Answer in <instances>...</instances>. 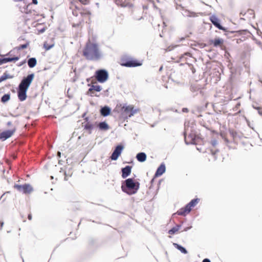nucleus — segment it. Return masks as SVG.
<instances>
[{"label":"nucleus","instance_id":"12","mask_svg":"<svg viewBox=\"0 0 262 262\" xmlns=\"http://www.w3.org/2000/svg\"><path fill=\"white\" fill-rule=\"evenodd\" d=\"M96 82L93 81H92L91 82L92 84H94ZM89 85L91 86V88L88 90V92H86V94L91 97L96 96V95L95 94V92H100L102 90L101 87L99 85L89 84Z\"/></svg>","mask_w":262,"mask_h":262},{"label":"nucleus","instance_id":"33","mask_svg":"<svg viewBox=\"0 0 262 262\" xmlns=\"http://www.w3.org/2000/svg\"><path fill=\"white\" fill-rule=\"evenodd\" d=\"M4 225V222L2 221H0V229H2Z\"/></svg>","mask_w":262,"mask_h":262},{"label":"nucleus","instance_id":"27","mask_svg":"<svg viewBox=\"0 0 262 262\" xmlns=\"http://www.w3.org/2000/svg\"><path fill=\"white\" fill-rule=\"evenodd\" d=\"M174 246L175 247H176L178 249H179L181 252L184 254H186L187 253V250L181 246L177 244H174Z\"/></svg>","mask_w":262,"mask_h":262},{"label":"nucleus","instance_id":"17","mask_svg":"<svg viewBox=\"0 0 262 262\" xmlns=\"http://www.w3.org/2000/svg\"><path fill=\"white\" fill-rule=\"evenodd\" d=\"M132 167L131 166H128V165L122 168L121 176L123 179L126 178V177H127L128 176H129L130 174L131 171H132Z\"/></svg>","mask_w":262,"mask_h":262},{"label":"nucleus","instance_id":"35","mask_svg":"<svg viewBox=\"0 0 262 262\" xmlns=\"http://www.w3.org/2000/svg\"><path fill=\"white\" fill-rule=\"evenodd\" d=\"M45 28H43V29H41L40 30L38 31V33H42L45 31Z\"/></svg>","mask_w":262,"mask_h":262},{"label":"nucleus","instance_id":"40","mask_svg":"<svg viewBox=\"0 0 262 262\" xmlns=\"http://www.w3.org/2000/svg\"><path fill=\"white\" fill-rule=\"evenodd\" d=\"M3 80H5L6 79V77H4V76L2 77L1 78Z\"/></svg>","mask_w":262,"mask_h":262},{"label":"nucleus","instance_id":"18","mask_svg":"<svg viewBox=\"0 0 262 262\" xmlns=\"http://www.w3.org/2000/svg\"><path fill=\"white\" fill-rule=\"evenodd\" d=\"M19 59V57L18 56L13 57H8V58H4L2 59H0V65L7 63L8 62H11L13 61L15 62L17 60H18Z\"/></svg>","mask_w":262,"mask_h":262},{"label":"nucleus","instance_id":"29","mask_svg":"<svg viewBox=\"0 0 262 262\" xmlns=\"http://www.w3.org/2000/svg\"><path fill=\"white\" fill-rule=\"evenodd\" d=\"M29 43L27 42L25 44L19 45V46L16 47V49L17 50H21L27 48L29 46Z\"/></svg>","mask_w":262,"mask_h":262},{"label":"nucleus","instance_id":"34","mask_svg":"<svg viewBox=\"0 0 262 262\" xmlns=\"http://www.w3.org/2000/svg\"><path fill=\"white\" fill-rule=\"evenodd\" d=\"M203 262H211L210 260L208 258H205L203 260Z\"/></svg>","mask_w":262,"mask_h":262},{"label":"nucleus","instance_id":"36","mask_svg":"<svg viewBox=\"0 0 262 262\" xmlns=\"http://www.w3.org/2000/svg\"><path fill=\"white\" fill-rule=\"evenodd\" d=\"M7 125L8 126H11L12 125V123L11 122L9 121V122H7Z\"/></svg>","mask_w":262,"mask_h":262},{"label":"nucleus","instance_id":"22","mask_svg":"<svg viewBox=\"0 0 262 262\" xmlns=\"http://www.w3.org/2000/svg\"><path fill=\"white\" fill-rule=\"evenodd\" d=\"M110 108L107 106L102 107L100 110V113L103 116H108L110 114Z\"/></svg>","mask_w":262,"mask_h":262},{"label":"nucleus","instance_id":"38","mask_svg":"<svg viewBox=\"0 0 262 262\" xmlns=\"http://www.w3.org/2000/svg\"><path fill=\"white\" fill-rule=\"evenodd\" d=\"M28 218L29 220H32V215L31 214H29L28 216Z\"/></svg>","mask_w":262,"mask_h":262},{"label":"nucleus","instance_id":"14","mask_svg":"<svg viewBox=\"0 0 262 262\" xmlns=\"http://www.w3.org/2000/svg\"><path fill=\"white\" fill-rule=\"evenodd\" d=\"M123 148V146L121 145H118L112 154L111 157V159L113 160H116L121 155Z\"/></svg>","mask_w":262,"mask_h":262},{"label":"nucleus","instance_id":"32","mask_svg":"<svg viewBox=\"0 0 262 262\" xmlns=\"http://www.w3.org/2000/svg\"><path fill=\"white\" fill-rule=\"evenodd\" d=\"M258 113L262 116V108L260 107L257 108Z\"/></svg>","mask_w":262,"mask_h":262},{"label":"nucleus","instance_id":"31","mask_svg":"<svg viewBox=\"0 0 262 262\" xmlns=\"http://www.w3.org/2000/svg\"><path fill=\"white\" fill-rule=\"evenodd\" d=\"M79 1L83 5H88L90 3V0H79Z\"/></svg>","mask_w":262,"mask_h":262},{"label":"nucleus","instance_id":"28","mask_svg":"<svg viewBox=\"0 0 262 262\" xmlns=\"http://www.w3.org/2000/svg\"><path fill=\"white\" fill-rule=\"evenodd\" d=\"M10 99V95L7 94H5L1 98V101L3 103H5Z\"/></svg>","mask_w":262,"mask_h":262},{"label":"nucleus","instance_id":"26","mask_svg":"<svg viewBox=\"0 0 262 262\" xmlns=\"http://www.w3.org/2000/svg\"><path fill=\"white\" fill-rule=\"evenodd\" d=\"M180 226L177 225L175 227H173L172 229L169 230L168 231V233L170 235H173V234H175L176 232H177L179 231V230L180 229Z\"/></svg>","mask_w":262,"mask_h":262},{"label":"nucleus","instance_id":"11","mask_svg":"<svg viewBox=\"0 0 262 262\" xmlns=\"http://www.w3.org/2000/svg\"><path fill=\"white\" fill-rule=\"evenodd\" d=\"M16 127L13 126L11 129L5 130L0 133V140L5 141L10 138L16 132Z\"/></svg>","mask_w":262,"mask_h":262},{"label":"nucleus","instance_id":"5","mask_svg":"<svg viewBox=\"0 0 262 262\" xmlns=\"http://www.w3.org/2000/svg\"><path fill=\"white\" fill-rule=\"evenodd\" d=\"M119 63L123 67L133 68L141 66L142 62L131 56L124 55L121 57Z\"/></svg>","mask_w":262,"mask_h":262},{"label":"nucleus","instance_id":"19","mask_svg":"<svg viewBox=\"0 0 262 262\" xmlns=\"http://www.w3.org/2000/svg\"><path fill=\"white\" fill-rule=\"evenodd\" d=\"M82 124L84 129L88 130L89 134L92 133V130L93 128V125L92 124L90 123L86 120L83 122Z\"/></svg>","mask_w":262,"mask_h":262},{"label":"nucleus","instance_id":"30","mask_svg":"<svg viewBox=\"0 0 262 262\" xmlns=\"http://www.w3.org/2000/svg\"><path fill=\"white\" fill-rule=\"evenodd\" d=\"M43 46L46 50H48L53 47V45H49L47 42H45Z\"/></svg>","mask_w":262,"mask_h":262},{"label":"nucleus","instance_id":"16","mask_svg":"<svg viewBox=\"0 0 262 262\" xmlns=\"http://www.w3.org/2000/svg\"><path fill=\"white\" fill-rule=\"evenodd\" d=\"M210 20L211 22L214 25V26H215L216 28L220 30H224V28L220 25V20L215 15H212L210 17Z\"/></svg>","mask_w":262,"mask_h":262},{"label":"nucleus","instance_id":"13","mask_svg":"<svg viewBox=\"0 0 262 262\" xmlns=\"http://www.w3.org/2000/svg\"><path fill=\"white\" fill-rule=\"evenodd\" d=\"M224 39L220 38H215L209 41L210 45H212L215 47H219L222 49H223L224 47Z\"/></svg>","mask_w":262,"mask_h":262},{"label":"nucleus","instance_id":"23","mask_svg":"<svg viewBox=\"0 0 262 262\" xmlns=\"http://www.w3.org/2000/svg\"><path fill=\"white\" fill-rule=\"evenodd\" d=\"M192 54L189 52H186L184 54H182L180 57V59L181 61H185L186 63H187V58L188 57H191Z\"/></svg>","mask_w":262,"mask_h":262},{"label":"nucleus","instance_id":"6","mask_svg":"<svg viewBox=\"0 0 262 262\" xmlns=\"http://www.w3.org/2000/svg\"><path fill=\"white\" fill-rule=\"evenodd\" d=\"M199 201V199H194L192 200L184 207H183L178 210L177 213L179 215L185 216L191 211L192 208L195 207Z\"/></svg>","mask_w":262,"mask_h":262},{"label":"nucleus","instance_id":"2","mask_svg":"<svg viewBox=\"0 0 262 262\" xmlns=\"http://www.w3.org/2000/svg\"><path fill=\"white\" fill-rule=\"evenodd\" d=\"M70 8L72 10V13L74 15L77 16L79 13L80 14V17L79 19L74 21L72 24L73 27H81L83 25L85 20L87 22V20H90L91 12L88 9L84 8L80 10L74 2H70Z\"/></svg>","mask_w":262,"mask_h":262},{"label":"nucleus","instance_id":"41","mask_svg":"<svg viewBox=\"0 0 262 262\" xmlns=\"http://www.w3.org/2000/svg\"><path fill=\"white\" fill-rule=\"evenodd\" d=\"M154 179H152L151 181V183L152 184L154 182Z\"/></svg>","mask_w":262,"mask_h":262},{"label":"nucleus","instance_id":"1","mask_svg":"<svg viewBox=\"0 0 262 262\" xmlns=\"http://www.w3.org/2000/svg\"><path fill=\"white\" fill-rule=\"evenodd\" d=\"M82 56L88 60L96 61L101 57L99 45L90 40L85 43L82 50Z\"/></svg>","mask_w":262,"mask_h":262},{"label":"nucleus","instance_id":"4","mask_svg":"<svg viewBox=\"0 0 262 262\" xmlns=\"http://www.w3.org/2000/svg\"><path fill=\"white\" fill-rule=\"evenodd\" d=\"M139 188V183L135 182L132 178H128L122 183L121 189L122 191L128 195L136 193Z\"/></svg>","mask_w":262,"mask_h":262},{"label":"nucleus","instance_id":"8","mask_svg":"<svg viewBox=\"0 0 262 262\" xmlns=\"http://www.w3.org/2000/svg\"><path fill=\"white\" fill-rule=\"evenodd\" d=\"M13 187L19 192L26 195L30 194L34 191L33 186L30 184L26 183L23 185L15 184Z\"/></svg>","mask_w":262,"mask_h":262},{"label":"nucleus","instance_id":"10","mask_svg":"<svg viewBox=\"0 0 262 262\" xmlns=\"http://www.w3.org/2000/svg\"><path fill=\"white\" fill-rule=\"evenodd\" d=\"M96 79L101 83L105 82L108 78V73L104 70H99L96 72Z\"/></svg>","mask_w":262,"mask_h":262},{"label":"nucleus","instance_id":"39","mask_svg":"<svg viewBox=\"0 0 262 262\" xmlns=\"http://www.w3.org/2000/svg\"><path fill=\"white\" fill-rule=\"evenodd\" d=\"M60 154H60V152L59 151H58V153H57V155H58V156L59 157H60Z\"/></svg>","mask_w":262,"mask_h":262},{"label":"nucleus","instance_id":"24","mask_svg":"<svg viewBox=\"0 0 262 262\" xmlns=\"http://www.w3.org/2000/svg\"><path fill=\"white\" fill-rule=\"evenodd\" d=\"M98 127L100 130H107L109 129L108 125L105 122H101L98 124Z\"/></svg>","mask_w":262,"mask_h":262},{"label":"nucleus","instance_id":"9","mask_svg":"<svg viewBox=\"0 0 262 262\" xmlns=\"http://www.w3.org/2000/svg\"><path fill=\"white\" fill-rule=\"evenodd\" d=\"M134 0H114L115 4L119 7L133 9Z\"/></svg>","mask_w":262,"mask_h":262},{"label":"nucleus","instance_id":"7","mask_svg":"<svg viewBox=\"0 0 262 262\" xmlns=\"http://www.w3.org/2000/svg\"><path fill=\"white\" fill-rule=\"evenodd\" d=\"M120 111L122 115L124 116L125 119H127L138 113L139 110L135 108L133 105H129L122 106Z\"/></svg>","mask_w":262,"mask_h":262},{"label":"nucleus","instance_id":"37","mask_svg":"<svg viewBox=\"0 0 262 262\" xmlns=\"http://www.w3.org/2000/svg\"><path fill=\"white\" fill-rule=\"evenodd\" d=\"M32 3L33 4L36 5L38 3L37 0H32Z\"/></svg>","mask_w":262,"mask_h":262},{"label":"nucleus","instance_id":"20","mask_svg":"<svg viewBox=\"0 0 262 262\" xmlns=\"http://www.w3.org/2000/svg\"><path fill=\"white\" fill-rule=\"evenodd\" d=\"M165 171V166L164 164H161L157 169L155 177L161 176Z\"/></svg>","mask_w":262,"mask_h":262},{"label":"nucleus","instance_id":"3","mask_svg":"<svg viewBox=\"0 0 262 262\" xmlns=\"http://www.w3.org/2000/svg\"><path fill=\"white\" fill-rule=\"evenodd\" d=\"M34 77V74H31L24 78L18 86V97L20 101H24L27 98L26 92Z\"/></svg>","mask_w":262,"mask_h":262},{"label":"nucleus","instance_id":"15","mask_svg":"<svg viewBox=\"0 0 262 262\" xmlns=\"http://www.w3.org/2000/svg\"><path fill=\"white\" fill-rule=\"evenodd\" d=\"M211 144L212 146V148L210 149V153L214 157V158L215 159L217 158V156L219 155L220 151L216 148V145H217V141L215 140L211 141Z\"/></svg>","mask_w":262,"mask_h":262},{"label":"nucleus","instance_id":"21","mask_svg":"<svg viewBox=\"0 0 262 262\" xmlns=\"http://www.w3.org/2000/svg\"><path fill=\"white\" fill-rule=\"evenodd\" d=\"M138 161L141 162L145 161L146 159V155L144 152H140L136 156Z\"/></svg>","mask_w":262,"mask_h":262},{"label":"nucleus","instance_id":"25","mask_svg":"<svg viewBox=\"0 0 262 262\" xmlns=\"http://www.w3.org/2000/svg\"><path fill=\"white\" fill-rule=\"evenodd\" d=\"M36 63L37 61L35 58H31L28 61V66L31 68L34 67L36 65Z\"/></svg>","mask_w":262,"mask_h":262}]
</instances>
